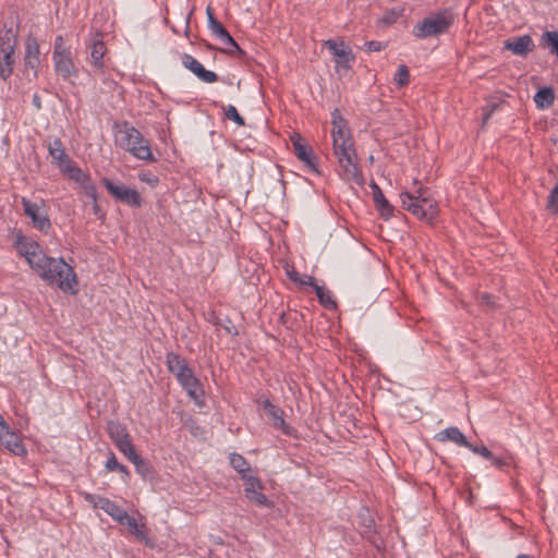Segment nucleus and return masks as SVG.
<instances>
[{
    "instance_id": "obj_41",
    "label": "nucleus",
    "mask_w": 558,
    "mask_h": 558,
    "mask_svg": "<svg viewBox=\"0 0 558 558\" xmlns=\"http://www.w3.org/2000/svg\"><path fill=\"white\" fill-rule=\"evenodd\" d=\"M211 33L220 40L222 37L227 36L228 31L220 22H213V25L209 26Z\"/></svg>"
},
{
    "instance_id": "obj_54",
    "label": "nucleus",
    "mask_w": 558,
    "mask_h": 558,
    "mask_svg": "<svg viewBox=\"0 0 558 558\" xmlns=\"http://www.w3.org/2000/svg\"><path fill=\"white\" fill-rule=\"evenodd\" d=\"M517 558H532V557L529 555H525V554H520L517 556Z\"/></svg>"
},
{
    "instance_id": "obj_23",
    "label": "nucleus",
    "mask_w": 558,
    "mask_h": 558,
    "mask_svg": "<svg viewBox=\"0 0 558 558\" xmlns=\"http://www.w3.org/2000/svg\"><path fill=\"white\" fill-rule=\"evenodd\" d=\"M107 52L105 43L101 39H95L90 46V60L96 70H102L104 57Z\"/></svg>"
},
{
    "instance_id": "obj_11",
    "label": "nucleus",
    "mask_w": 558,
    "mask_h": 558,
    "mask_svg": "<svg viewBox=\"0 0 558 558\" xmlns=\"http://www.w3.org/2000/svg\"><path fill=\"white\" fill-rule=\"evenodd\" d=\"M244 493L246 498L258 506H268V498L266 497V495L262 493L263 485L260 481L254 475L247 476L246 478H244Z\"/></svg>"
},
{
    "instance_id": "obj_37",
    "label": "nucleus",
    "mask_w": 558,
    "mask_h": 558,
    "mask_svg": "<svg viewBox=\"0 0 558 558\" xmlns=\"http://www.w3.org/2000/svg\"><path fill=\"white\" fill-rule=\"evenodd\" d=\"M395 81L399 86H405L410 82L409 69L407 65H399L398 71L395 75Z\"/></svg>"
},
{
    "instance_id": "obj_15",
    "label": "nucleus",
    "mask_w": 558,
    "mask_h": 558,
    "mask_svg": "<svg viewBox=\"0 0 558 558\" xmlns=\"http://www.w3.org/2000/svg\"><path fill=\"white\" fill-rule=\"evenodd\" d=\"M0 444L16 456L25 453V448L20 436L15 432L11 430L9 426L0 429Z\"/></svg>"
},
{
    "instance_id": "obj_19",
    "label": "nucleus",
    "mask_w": 558,
    "mask_h": 558,
    "mask_svg": "<svg viewBox=\"0 0 558 558\" xmlns=\"http://www.w3.org/2000/svg\"><path fill=\"white\" fill-rule=\"evenodd\" d=\"M56 71L63 77L69 78L74 72V63L71 58V52L60 53L53 56Z\"/></svg>"
},
{
    "instance_id": "obj_3",
    "label": "nucleus",
    "mask_w": 558,
    "mask_h": 558,
    "mask_svg": "<svg viewBox=\"0 0 558 558\" xmlns=\"http://www.w3.org/2000/svg\"><path fill=\"white\" fill-rule=\"evenodd\" d=\"M414 185H416V182ZM400 197L402 207L417 218L429 222L436 218L438 214L437 203L427 189L415 186L412 192L402 193Z\"/></svg>"
},
{
    "instance_id": "obj_18",
    "label": "nucleus",
    "mask_w": 558,
    "mask_h": 558,
    "mask_svg": "<svg viewBox=\"0 0 558 558\" xmlns=\"http://www.w3.org/2000/svg\"><path fill=\"white\" fill-rule=\"evenodd\" d=\"M369 186L372 189V195H373V199L375 202L376 208L379 210L380 215L384 218H386V219L389 218L392 215L393 207L386 199L383 191L375 182H372L369 184Z\"/></svg>"
},
{
    "instance_id": "obj_48",
    "label": "nucleus",
    "mask_w": 558,
    "mask_h": 558,
    "mask_svg": "<svg viewBox=\"0 0 558 558\" xmlns=\"http://www.w3.org/2000/svg\"><path fill=\"white\" fill-rule=\"evenodd\" d=\"M481 302L490 307L495 306V301H494L493 296L489 294H486V293L481 296Z\"/></svg>"
},
{
    "instance_id": "obj_50",
    "label": "nucleus",
    "mask_w": 558,
    "mask_h": 558,
    "mask_svg": "<svg viewBox=\"0 0 558 558\" xmlns=\"http://www.w3.org/2000/svg\"><path fill=\"white\" fill-rule=\"evenodd\" d=\"M207 17H208V27L213 25V22H219L213 12V9L210 7H207L206 9Z\"/></svg>"
},
{
    "instance_id": "obj_35",
    "label": "nucleus",
    "mask_w": 558,
    "mask_h": 558,
    "mask_svg": "<svg viewBox=\"0 0 558 558\" xmlns=\"http://www.w3.org/2000/svg\"><path fill=\"white\" fill-rule=\"evenodd\" d=\"M114 445L129 460H131L133 457H135V454H137L130 436L121 441H118Z\"/></svg>"
},
{
    "instance_id": "obj_38",
    "label": "nucleus",
    "mask_w": 558,
    "mask_h": 558,
    "mask_svg": "<svg viewBox=\"0 0 558 558\" xmlns=\"http://www.w3.org/2000/svg\"><path fill=\"white\" fill-rule=\"evenodd\" d=\"M547 208L553 214H558V181L548 196Z\"/></svg>"
},
{
    "instance_id": "obj_46",
    "label": "nucleus",
    "mask_w": 558,
    "mask_h": 558,
    "mask_svg": "<svg viewBox=\"0 0 558 558\" xmlns=\"http://www.w3.org/2000/svg\"><path fill=\"white\" fill-rule=\"evenodd\" d=\"M119 464L120 463L117 461L116 456L113 453H111L106 462V469L108 471H116L117 468L119 466Z\"/></svg>"
},
{
    "instance_id": "obj_55",
    "label": "nucleus",
    "mask_w": 558,
    "mask_h": 558,
    "mask_svg": "<svg viewBox=\"0 0 558 558\" xmlns=\"http://www.w3.org/2000/svg\"><path fill=\"white\" fill-rule=\"evenodd\" d=\"M96 202H97V199H96V201H94V203H96ZM94 210H95V213H97V211H98V205H97V204H95V206H94Z\"/></svg>"
},
{
    "instance_id": "obj_9",
    "label": "nucleus",
    "mask_w": 558,
    "mask_h": 558,
    "mask_svg": "<svg viewBox=\"0 0 558 558\" xmlns=\"http://www.w3.org/2000/svg\"><path fill=\"white\" fill-rule=\"evenodd\" d=\"M325 46L335 57L337 71H348L351 68V64L354 61V56L343 41L338 44L335 40L329 39L325 43Z\"/></svg>"
},
{
    "instance_id": "obj_31",
    "label": "nucleus",
    "mask_w": 558,
    "mask_h": 558,
    "mask_svg": "<svg viewBox=\"0 0 558 558\" xmlns=\"http://www.w3.org/2000/svg\"><path fill=\"white\" fill-rule=\"evenodd\" d=\"M312 288L315 290L318 301L323 306L329 310L336 308V301L332 299L331 292L329 290H327L325 287L318 286L316 282Z\"/></svg>"
},
{
    "instance_id": "obj_27",
    "label": "nucleus",
    "mask_w": 558,
    "mask_h": 558,
    "mask_svg": "<svg viewBox=\"0 0 558 558\" xmlns=\"http://www.w3.org/2000/svg\"><path fill=\"white\" fill-rule=\"evenodd\" d=\"M17 43V35L12 28L7 29L0 36V51L1 52H14Z\"/></svg>"
},
{
    "instance_id": "obj_53",
    "label": "nucleus",
    "mask_w": 558,
    "mask_h": 558,
    "mask_svg": "<svg viewBox=\"0 0 558 558\" xmlns=\"http://www.w3.org/2000/svg\"><path fill=\"white\" fill-rule=\"evenodd\" d=\"M8 425L5 424L4 420L2 418V416L0 415V429L2 427H7Z\"/></svg>"
},
{
    "instance_id": "obj_26",
    "label": "nucleus",
    "mask_w": 558,
    "mask_h": 558,
    "mask_svg": "<svg viewBox=\"0 0 558 558\" xmlns=\"http://www.w3.org/2000/svg\"><path fill=\"white\" fill-rule=\"evenodd\" d=\"M181 386L184 388L191 399H193L196 403L201 402L202 397L204 396V391L199 380L196 377L183 383Z\"/></svg>"
},
{
    "instance_id": "obj_5",
    "label": "nucleus",
    "mask_w": 558,
    "mask_h": 558,
    "mask_svg": "<svg viewBox=\"0 0 558 558\" xmlns=\"http://www.w3.org/2000/svg\"><path fill=\"white\" fill-rule=\"evenodd\" d=\"M453 23V15L449 11H442L424 19L413 31L417 38H427L448 32Z\"/></svg>"
},
{
    "instance_id": "obj_25",
    "label": "nucleus",
    "mask_w": 558,
    "mask_h": 558,
    "mask_svg": "<svg viewBox=\"0 0 558 558\" xmlns=\"http://www.w3.org/2000/svg\"><path fill=\"white\" fill-rule=\"evenodd\" d=\"M99 509L104 510L107 514H109L113 520L118 523L122 522L125 519V510L118 506L114 501H111L106 498V500L98 501Z\"/></svg>"
},
{
    "instance_id": "obj_21",
    "label": "nucleus",
    "mask_w": 558,
    "mask_h": 558,
    "mask_svg": "<svg viewBox=\"0 0 558 558\" xmlns=\"http://www.w3.org/2000/svg\"><path fill=\"white\" fill-rule=\"evenodd\" d=\"M49 155L57 162L58 167L61 168L68 163L71 159L65 153L63 144L60 138H54L48 144Z\"/></svg>"
},
{
    "instance_id": "obj_17",
    "label": "nucleus",
    "mask_w": 558,
    "mask_h": 558,
    "mask_svg": "<svg viewBox=\"0 0 558 558\" xmlns=\"http://www.w3.org/2000/svg\"><path fill=\"white\" fill-rule=\"evenodd\" d=\"M264 410L266 415L271 420L274 427L289 434V426L283 418V411L277 405L272 404L269 400L264 401Z\"/></svg>"
},
{
    "instance_id": "obj_20",
    "label": "nucleus",
    "mask_w": 558,
    "mask_h": 558,
    "mask_svg": "<svg viewBox=\"0 0 558 558\" xmlns=\"http://www.w3.org/2000/svg\"><path fill=\"white\" fill-rule=\"evenodd\" d=\"M438 441H452L459 446L466 447L469 441L458 427L451 426L436 435Z\"/></svg>"
},
{
    "instance_id": "obj_49",
    "label": "nucleus",
    "mask_w": 558,
    "mask_h": 558,
    "mask_svg": "<svg viewBox=\"0 0 558 558\" xmlns=\"http://www.w3.org/2000/svg\"><path fill=\"white\" fill-rule=\"evenodd\" d=\"M492 461V464L497 466V468H501L504 465H508V462L504 459V458H497V457H494L489 459Z\"/></svg>"
},
{
    "instance_id": "obj_7",
    "label": "nucleus",
    "mask_w": 558,
    "mask_h": 558,
    "mask_svg": "<svg viewBox=\"0 0 558 558\" xmlns=\"http://www.w3.org/2000/svg\"><path fill=\"white\" fill-rule=\"evenodd\" d=\"M102 183L107 191L118 201L133 207H140L142 204V197L140 193L131 187L124 185H118L111 182L109 179H104Z\"/></svg>"
},
{
    "instance_id": "obj_14",
    "label": "nucleus",
    "mask_w": 558,
    "mask_h": 558,
    "mask_svg": "<svg viewBox=\"0 0 558 558\" xmlns=\"http://www.w3.org/2000/svg\"><path fill=\"white\" fill-rule=\"evenodd\" d=\"M19 251L23 255L31 268L34 269L47 256L43 253L39 244L35 241L20 243Z\"/></svg>"
},
{
    "instance_id": "obj_34",
    "label": "nucleus",
    "mask_w": 558,
    "mask_h": 558,
    "mask_svg": "<svg viewBox=\"0 0 558 558\" xmlns=\"http://www.w3.org/2000/svg\"><path fill=\"white\" fill-rule=\"evenodd\" d=\"M220 41L226 46V48L223 49L226 53H229L231 56H233L234 53L244 54V51L239 47V45L232 38L229 32L227 33L226 37H222L220 39Z\"/></svg>"
},
{
    "instance_id": "obj_45",
    "label": "nucleus",
    "mask_w": 558,
    "mask_h": 558,
    "mask_svg": "<svg viewBox=\"0 0 558 558\" xmlns=\"http://www.w3.org/2000/svg\"><path fill=\"white\" fill-rule=\"evenodd\" d=\"M31 54H39V48L35 39L27 41L26 56Z\"/></svg>"
},
{
    "instance_id": "obj_43",
    "label": "nucleus",
    "mask_w": 558,
    "mask_h": 558,
    "mask_svg": "<svg viewBox=\"0 0 558 558\" xmlns=\"http://www.w3.org/2000/svg\"><path fill=\"white\" fill-rule=\"evenodd\" d=\"M84 499L90 504L94 508H99L98 501L99 500H106L105 497H100L90 493H83L82 494Z\"/></svg>"
},
{
    "instance_id": "obj_22",
    "label": "nucleus",
    "mask_w": 558,
    "mask_h": 558,
    "mask_svg": "<svg viewBox=\"0 0 558 558\" xmlns=\"http://www.w3.org/2000/svg\"><path fill=\"white\" fill-rule=\"evenodd\" d=\"M555 92L551 87H542L534 95V102L537 109L544 110L554 105Z\"/></svg>"
},
{
    "instance_id": "obj_40",
    "label": "nucleus",
    "mask_w": 558,
    "mask_h": 558,
    "mask_svg": "<svg viewBox=\"0 0 558 558\" xmlns=\"http://www.w3.org/2000/svg\"><path fill=\"white\" fill-rule=\"evenodd\" d=\"M465 448L470 449L473 453L481 454L485 459L493 458V453L485 446L478 447L469 442V446Z\"/></svg>"
},
{
    "instance_id": "obj_6",
    "label": "nucleus",
    "mask_w": 558,
    "mask_h": 558,
    "mask_svg": "<svg viewBox=\"0 0 558 558\" xmlns=\"http://www.w3.org/2000/svg\"><path fill=\"white\" fill-rule=\"evenodd\" d=\"M61 172L66 174L71 180L78 183L85 194L93 201H96V186L92 182L89 175L78 168L72 160L60 168Z\"/></svg>"
},
{
    "instance_id": "obj_52",
    "label": "nucleus",
    "mask_w": 558,
    "mask_h": 558,
    "mask_svg": "<svg viewBox=\"0 0 558 558\" xmlns=\"http://www.w3.org/2000/svg\"><path fill=\"white\" fill-rule=\"evenodd\" d=\"M33 102L38 109L40 108V98L37 95L34 96Z\"/></svg>"
},
{
    "instance_id": "obj_30",
    "label": "nucleus",
    "mask_w": 558,
    "mask_h": 558,
    "mask_svg": "<svg viewBox=\"0 0 558 558\" xmlns=\"http://www.w3.org/2000/svg\"><path fill=\"white\" fill-rule=\"evenodd\" d=\"M13 52H1L0 51V77L7 80L11 76L13 71L14 59Z\"/></svg>"
},
{
    "instance_id": "obj_36",
    "label": "nucleus",
    "mask_w": 558,
    "mask_h": 558,
    "mask_svg": "<svg viewBox=\"0 0 558 558\" xmlns=\"http://www.w3.org/2000/svg\"><path fill=\"white\" fill-rule=\"evenodd\" d=\"M222 109H223V113L228 120L233 121L239 126H243L245 124L244 119L239 114V112L234 106H232V105L222 106Z\"/></svg>"
},
{
    "instance_id": "obj_39",
    "label": "nucleus",
    "mask_w": 558,
    "mask_h": 558,
    "mask_svg": "<svg viewBox=\"0 0 558 558\" xmlns=\"http://www.w3.org/2000/svg\"><path fill=\"white\" fill-rule=\"evenodd\" d=\"M543 38L551 46V52L556 53L558 57V32H546Z\"/></svg>"
},
{
    "instance_id": "obj_10",
    "label": "nucleus",
    "mask_w": 558,
    "mask_h": 558,
    "mask_svg": "<svg viewBox=\"0 0 558 558\" xmlns=\"http://www.w3.org/2000/svg\"><path fill=\"white\" fill-rule=\"evenodd\" d=\"M166 363L168 369L175 375L181 385L195 377L192 368L187 366L185 359L181 357L179 354L173 352L168 353Z\"/></svg>"
},
{
    "instance_id": "obj_32",
    "label": "nucleus",
    "mask_w": 558,
    "mask_h": 558,
    "mask_svg": "<svg viewBox=\"0 0 558 558\" xmlns=\"http://www.w3.org/2000/svg\"><path fill=\"white\" fill-rule=\"evenodd\" d=\"M288 277L295 283L300 286H315V278L308 275H300L296 270L291 269L287 270Z\"/></svg>"
},
{
    "instance_id": "obj_8",
    "label": "nucleus",
    "mask_w": 558,
    "mask_h": 558,
    "mask_svg": "<svg viewBox=\"0 0 558 558\" xmlns=\"http://www.w3.org/2000/svg\"><path fill=\"white\" fill-rule=\"evenodd\" d=\"M22 205L25 215L32 219L35 228L40 231H48L50 229L51 223L43 206L37 203H32L25 197L22 198Z\"/></svg>"
},
{
    "instance_id": "obj_47",
    "label": "nucleus",
    "mask_w": 558,
    "mask_h": 558,
    "mask_svg": "<svg viewBox=\"0 0 558 558\" xmlns=\"http://www.w3.org/2000/svg\"><path fill=\"white\" fill-rule=\"evenodd\" d=\"M367 51H380L385 48L380 41H367L365 44Z\"/></svg>"
},
{
    "instance_id": "obj_12",
    "label": "nucleus",
    "mask_w": 558,
    "mask_h": 558,
    "mask_svg": "<svg viewBox=\"0 0 558 558\" xmlns=\"http://www.w3.org/2000/svg\"><path fill=\"white\" fill-rule=\"evenodd\" d=\"M291 142L298 158L312 170H316V163L312 148L305 143L304 138L300 134L293 133L291 135Z\"/></svg>"
},
{
    "instance_id": "obj_1",
    "label": "nucleus",
    "mask_w": 558,
    "mask_h": 558,
    "mask_svg": "<svg viewBox=\"0 0 558 558\" xmlns=\"http://www.w3.org/2000/svg\"><path fill=\"white\" fill-rule=\"evenodd\" d=\"M331 124L333 154L337 157L341 169L340 175L347 181H352L357 185H363L364 177L359 168L354 141L348 122L342 117L339 109H335L332 111Z\"/></svg>"
},
{
    "instance_id": "obj_13",
    "label": "nucleus",
    "mask_w": 558,
    "mask_h": 558,
    "mask_svg": "<svg viewBox=\"0 0 558 558\" xmlns=\"http://www.w3.org/2000/svg\"><path fill=\"white\" fill-rule=\"evenodd\" d=\"M183 65L194 73L202 82L215 83L218 81V75L209 70H206L203 64L191 54H184L182 58Z\"/></svg>"
},
{
    "instance_id": "obj_42",
    "label": "nucleus",
    "mask_w": 558,
    "mask_h": 558,
    "mask_svg": "<svg viewBox=\"0 0 558 558\" xmlns=\"http://www.w3.org/2000/svg\"><path fill=\"white\" fill-rule=\"evenodd\" d=\"M70 49L65 46L64 39L62 36H57L54 40V47H53V56L69 52Z\"/></svg>"
},
{
    "instance_id": "obj_29",
    "label": "nucleus",
    "mask_w": 558,
    "mask_h": 558,
    "mask_svg": "<svg viewBox=\"0 0 558 558\" xmlns=\"http://www.w3.org/2000/svg\"><path fill=\"white\" fill-rule=\"evenodd\" d=\"M230 463L232 468L241 474L242 480L250 476L251 468L248 462L239 453H231L230 454Z\"/></svg>"
},
{
    "instance_id": "obj_33",
    "label": "nucleus",
    "mask_w": 558,
    "mask_h": 558,
    "mask_svg": "<svg viewBox=\"0 0 558 558\" xmlns=\"http://www.w3.org/2000/svg\"><path fill=\"white\" fill-rule=\"evenodd\" d=\"M130 461L135 465L136 472L142 477H147L151 473L150 464L145 459H143L138 453L135 454V457H133Z\"/></svg>"
},
{
    "instance_id": "obj_28",
    "label": "nucleus",
    "mask_w": 558,
    "mask_h": 558,
    "mask_svg": "<svg viewBox=\"0 0 558 558\" xmlns=\"http://www.w3.org/2000/svg\"><path fill=\"white\" fill-rule=\"evenodd\" d=\"M107 430L113 444H117L118 441H121L130 436L126 428L119 422L114 421L108 422Z\"/></svg>"
},
{
    "instance_id": "obj_24",
    "label": "nucleus",
    "mask_w": 558,
    "mask_h": 558,
    "mask_svg": "<svg viewBox=\"0 0 558 558\" xmlns=\"http://www.w3.org/2000/svg\"><path fill=\"white\" fill-rule=\"evenodd\" d=\"M119 523L122 525H126L130 533L135 535L137 539L148 543L144 523L138 524L134 518L128 514V512H125V519H123L122 522Z\"/></svg>"
},
{
    "instance_id": "obj_51",
    "label": "nucleus",
    "mask_w": 558,
    "mask_h": 558,
    "mask_svg": "<svg viewBox=\"0 0 558 558\" xmlns=\"http://www.w3.org/2000/svg\"><path fill=\"white\" fill-rule=\"evenodd\" d=\"M116 471H119V472H121V473L125 474L126 476H129V474H130V473H129V471H128V469H126V466H125V465H123V464H119V466L117 468V470H116Z\"/></svg>"
},
{
    "instance_id": "obj_44",
    "label": "nucleus",
    "mask_w": 558,
    "mask_h": 558,
    "mask_svg": "<svg viewBox=\"0 0 558 558\" xmlns=\"http://www.w3.org/2000/svg\"><path fill=\"white\" fill-rule=\"evenodd\" d=\"M25 64L31 69H36L39 65V54L25 56Z\"/></svg>"
},
{
    "instance_id": "obj_4",
    "label": "nucleus",
    "mask_w": 558,
    "mask_h": 558,
    "mask_svg": "<svg viewBox=\"0 0 558 558\" xmlns=\"http://www.w3.org/2000/svg\"><path fill=\"white\" fill-rule=\"evenodd\" d=\"M116 142L121 148L131 153L135 158L148 162L155 161L149 142L129 122L121 124L116 136Z\"/></svg>"
},
{
    "instance_id": "obj_16",
    "label": "nucleus",
    "mask_w": 558,
    "mask_h": 558,
    "mask_svg": "<svg viewBox=\"0 0 558 558\" xmlns=\"http://www.w3.org/2000/svg\"><path fill=\"white\" fill-rule=\"evenodd\" d=\"M504 48L512 51V53L517 56H526L531 52L535 45L529 35H523L519 37H513L505 41Z\"/></svg>"
},
{
    "instance_id": "obj_2",
    "label": "nucleus",
    "mask_w": 558,
    "mask_h": 558,
    "mask_svg": "<svg viewBox=\"0 0 558 558\" xmlns=\"http://www.w3.org/2000/svg\"><path fill=\"white\" fill-rule=\"evenodd\" d=\"M33 270L48 284L57 286L63 292H77L76 274L63 258L46 256Z\"/></svg>"
}]
</instances>
